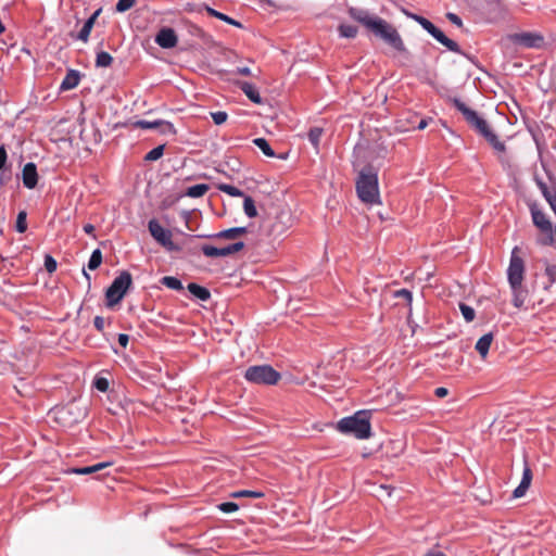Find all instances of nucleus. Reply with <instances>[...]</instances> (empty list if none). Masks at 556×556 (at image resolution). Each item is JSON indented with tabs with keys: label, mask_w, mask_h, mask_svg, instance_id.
<instances>
[{
	"label": "nucleus",
	"mask_w": 556,
	"mask_h": 556,
	"mask_svg": "<svg viewBox=\"0 0 556 556\" xmlns=\"http://www.w3.org/2000/svg\"><path fill=\"white\" fill-rule=\"evenodd\" d=\"M351 18L364 25L377 37L384 40L390 47L399 52H405V45L396 30L391 24L381 17L371 15L367 10L351 7L348 10Z\"/></svg>",
	"instance_id": "obj_1"
},
{
	"label": "nucleus",
	"mask_w": 556,
	"mask_h": 556,
	"mask_svg": "<svg viewBox=\"0 0 556 556\" xmlns=\"http://www.w3.org/2000/svg\"><path fill=\"white\" fill-rule=\"evenodd\" d=\"M351 18L364 25L377 37L384 40L390 47L399 52H405V45L396 30L391 24L381 17L371 15L367 10L351 7L348 10Z\"/></svg>",
	"instance_id": "obj_2"
},
{
	"label": "nucleus",
	"mask_w": 556,
	"mask_h": 556,
	"mask_svg": "<svg viewBox=\"0 0 556 556\" xmlns=\"http://www.w3.org/2000/svg\"><path fill=\"white\" fill-rule=\"evenodd\" d=\"M514 293V305L529 308L544 302L542 290H536V280H509Z\"/></svg>",
	"instance_id": "obj_3"
},
{
	"label": "nucleus",
	"mask_w": 556,
	"mask_h": 556,
	"mask_svg": "<svg viewBox=\"0 0 556 556\" xmlns=\"http://www.w3.org/2000/svg\"><path fill=\"white\" fill-rule=\"evenodd\" d=\"M356 192L362 202L366 204L379 203L378 173L371 166H365L356 180Z\"/></svg>",
	"instance_id": "obj_4"
},
{
	"label": "nucleus",
	"mask_w": 556,
	"mask_h": 556,
	"mask_svg": "<svg viewBox=\"0 0 556 556\" xmlns=\"http://www.w3.org/2000/svg\"><path fill=\"white\" fill-rule=\"evenodd\" d=\"M148 229L152 238L168 252H182L189 242L198 239L197 236L187 235L180 231L182 240L176 243L172 240V231L162 227L157 219L152 218L148 223Z\"/></svg>",
	"instance_id": "obj_5"
},
{
	"label": "nucleus",
	"mask_w": 556,
	"mask_h": 556,
	"mask_svg": "<svg viewBox=\"0 0 556 556\" xmlns=\"http://www.w3.org/2000/svg\"><path fill=\"white\" fill-rule=\"evenodd\" d=\"M337 429L344 434H352L358 440L371 437V425L366 412H357L353 416L344 417L337 424Z\"/></svg>",
	"instance_id": "obj_6"
},
{
	"label": "nucleus",
	"mask_w": 556,
	"mask_h": 556,
	"mask_svg": "<svg viewBox=\"0 0 556 556\" xmlns=\"http://www.w3.org/2000/svg\"><path fill=\"white\" fill-rule=\"evenodd\" d=\"M244 378L252 383L274 386L278 383L281 376L269 365H256L245 370Z\"/></svg>",
	"instance_id": "obj_7"
},
{
	"label": "nucleus",
	"mask_w": 556,
	"mask_h": 556,
	"mask_svg": "<svg viewBox=\"0 0 556 556\" xmlns=\"http://www.w3.org/2000/svg\"><path fill=\"white\" fill-rule=\"evenodd\" d=\"M447 101L451 102L463 114L467 124L479 135L483 136L491 129L484 118H482L475 110L468 108L458 98L448 97Z\"/></svg>",
	"instance_id": "obj_8"
},
{
	"label": "nucleus",
	"mask_w": 556,
	"mask_h": 556,
	"mask_svg": "<svg viewBox=\"0 0 556 556\" xmlns=\"http://www.w3.org/2000/svg\"><path fill=\"white\" fill-rule=\"evenodd\" d=\"M508 39L515 45L531 49H540L545 43L544 37L541 34L530 31L510 34Z\"/></svg>",
	"instance_id": "obj_9"
},
{
	"label": "nucleus",
	"mask_w": 556,
	"mask_h": 556,
	"mask_svg": "<svg viewBox=\"0 0 556 556\" xmlns=\"http://www.w3.org/2000/svg\"><path fill=\"white\" fill-rule=\"evenodd\" d=\"M132 280H113V283L106 289L105 304L108 307H113L118 304L128 289Z\"/></svg>",
	"instance_id": "obj_10"
},
{
	"label": "nucleus",
	"mask_w": 556,
	"mask_h": 556,
	"mask_svg": "<svg viewBox=\"0 0 556 556\" xmlns=\"http://www.w3.org/2000/svg\"><path fill=\"white\" fill-rule=\"evenodd\" d=\"M528 206L531 213L532 223L540 231L539 237L551 235V228L553 227V225L545 215V213L539 207V205L535 202L529 203Z\"/></svg>",
	"instance_id": "obj_11"
},
{
	"label": "nucleus",
	"mask_w": 556,
	"mask_h": 556,
	"mask_svg": "<svg viewBox=\"0 0 556 556\" xmlns=\"http://www.w3.org/2000/svg\"><path fill=\"white\" fill-rule=\"evenodd\" d=\"M490 144L491 147L500 153L498 161L502 164L504 169H508L511 167L509 160L504 155L506 152V146L503 141L498 139V137L490 129L488 132H485L482 136Z\"/></svg>",
	"instance_id": "obj_12"
},
{
	"label": "nucleus",
	"mask_w": 556,
	"mask_h": 556,
	"mask_svg": "<svg viewBox=\"0 0 556 556\" xmlns=\"http://www.w3.org/2000/svg\"><path fill=\"white\" fill-rule=\"evenodd\" d=\"M520 249L515 247L511 251L510 263L507 269V278H522L525 265L523 260L521 258Z\"/></svg>",
	"instance_id": "obj_13"
},
{
	"label": "nucleus",
	"mask_w": 556,
	"mask_h": 556,
	"mask_svg": "<svg viewBox=\"0 0 556 556\" xmlns=\"http://www.w3.org/2000/svg\"><path fill=\"white\" fill-rule=\"evenodd\" d=\"M177 41L178 38L175 30L169 27L162 28L155 37V42L164 49H172L176 47Z\"/></svg>",
	"instance_id": "obj_14"
},
{
	"label": "nucleus",
	"mask_w": 556,
	"mask_h": 556,
	"mask_svg": "<svg viewBox=\"0 0 556 556\" xmlns=\"http://www.w3.org/2000/svg\"><path fill=\"white\" fill-rule=\"evenodd\" d=\"M22 177H23V185L27 189H34L38 184V173H37L36 164L33 162L25 164L23 172H22Z\"/></svg>",
	"instance_id": "obj_15"
},
{
	"label": "nucleus",
	"mask_w": 556,
	"mask_h": 556,
	"mask_svg": "<svg viewBox=\"0 0 556 556\" xmlns=\"http://www.w3.org/2000/svg\"><path fill=\"white\" fill-rule=\"evenodd\" d=\"M237 87L248 97L250 101L255 104H262L263 99L257 90V88L248 81H237Z\"/></svg>",
	"instance_id": "obj_16"
},
{
	"label": "nucleus",
	"mask_w": 556,
	"mask_h": 556,
	"mask_svg": "<svg viewBox=\"0 0 556 556\" xmlns=\"http://www.w3.org/2000/svg\"><path fill=\"white\" fill-rule=\"evenodd\" d=\"M493 341H494L493 332H488V333L483 334L481 338H479V340L476 342L475 350L478 352L481 359L484 361L486 358V356L489 354V350H490Z\"/></svg>",
	"instance_id": "obj_17"
},
{
	"label": "nucleus",
	"mask_w": 556,
	"mask_h": 556,
	"mask_svg": "<svg viewBox=\"0 0 556 556\" xmlns=\"http://www.w3.org/2000/svg\"><path fill=\"white\" fill-rule=\"evenodd\" d=\"M532 481V471L529 466H525L522 479L519 485L514 491V497L518 498L526 494Z\"/></svg>",
	"instance_id": "obj_18"
},
{
	"label": "nucleus",
	"mask_w": 556,
	"mask_h": 556,
	"mask_svg": "<svg viewBox=\"0 0 556 556\" xmlns=\"http://www.w3.org/2000/svg\"><path fill=\"white\" fill-rule=\"evenodd\" d=\"M431 36L435 38L444 47H446L450 51L455 53H463L459 45L456 41L450 39L447 36H445V34L440 28H437L431 34Z\"/></svg>",
	"instance_id": "obj_19"
},
{
	"label": "nucleus",
	"mask_w": 556,
	"mask_h": 556,
	"mask_svg": "<svg viewBox=\"0 0 556 556\" xmlns=\"http://www.w3.org/2000/svg\"><path fill=\"white\" fill-rule=\"evenodd\" d=\"M80 81L79 72L76 70L67 71L63 81L61 83V90H71L78 86Z\"/></svg>",
	"instance_id": "obj_20"
},
{
	"label": "nucleus",
	"mask_w": 556,
	"mask_h": 556,
	"mask_svg": "<svg viewBox=\"0 0 556 556\" xmlns=\"http://www.w3.org/2000/svg\"><path fill=\"white\" fill-rule=\"evenodd\" d=\"M112 465H113V463H111V462L98 463L92 466L73 468V469H71V472L76 473V475H91V473H97Z\"/></svg>",
	"instance_id": "obj_21"
},
{
	"label": "nucleus",
	"mask_w": 556,
	"mask_h": 556,
	"mask_svg": "<svg viewBox=\"0 0 556 556\" xmlns=\"http://www.w3.org/2000/svg\"><path fill=\"white\" fill-rule=\"evenodd\" d=\"M187 289L188 291L190 292V294L197 299V300H200V301H207L210 300L211 298V292L207 288L205 287H202L198 283H194V282H190L188 286H187Z\"/></svg>",
	"instance_id": "obj_22"
},
{
	"label": "nucleus",
	"mask_w": 556,
	"mask_h": 556,
	"mask_svg": "<svg viewBox=\"0 0 556 556\" xmlns=\"http://www.w3.org/2000/svg\"><path fill=\"white\" fill-rule=\"evenodd\" d=\"M404 12L408 17H410L412 20L417 22L430 35L438 28L432 22H430L428 18H426L421 15H418L415 13H409L407 11H404Z\"/></svg>",
	"instance_id": "obj_23"
},
{
	"label": "nucleus",
	"mask_w": 556,
	"mask_h": 556,
	"mask_svg": "<svg viewBox=\"0 0 556 556\" xmlns=\"http://www.w3.org/2000/svg\"><path fill=\"white\" fill-rule=\"evenodd\" d=\"M404 12L408 17H410L412 20L417 22L430 35L438 28L432 22H430L428 18H426L421 15H418L415 13H409L407 11H404Z\"/></svg>",
	"instance_id": "obj_24"
},
{
	"label": "nucleus",
	"mask_w": 556,
	"mask_h": 556,
	"mask_svg": "<svg viewBox=\"0 0 556 556\" xmlns=\"http://www.w3.org/2000/svg\"><path fill=\"white\" fill-rule=\"evenodd\" d=\"M206 11L208 13L210 16H213V17H216L229 25H233L236 27H242V24L236 20H233L232 17L222 13V12H218L216 11L215 9H212V8H206Z\"/></svg>",
	"instance_id": "obj_25"
},
{
	"label": "nucleus",
	"mask_w": 556,
	"mask_h": 556,
	"mask_svg": "<svg viewBox=\"0 0 556 556\" xmlns=\"http://www.w3.org/2000/svg\"><path fill=\"white\" fill-rule=\"evenodd\" d=\"M242 198H243V211H244V214L249 218L256 217L257 216V210H256L255 202L252 199V197H250L248 194H244Z\"/></svg>",
	"instance_id": "obj_26"
},
{
	"label": "nucleus",
	"mask_w": 556,
	"mask_h": 556,
	"mask_svg": "<svg viewBox=\"0 0 556 556\" xmlns=\"http://www.w3.org/2000/svg\"><path fill=\"white\" fill-rule=\"evenodd\" d=\"M208 189H210L208 185L198 184V185L189 187L186 191V195H188L190 198H201L208 191Z\"/></svg>",
	"instance_id": "obj_27"
},
{
	"label": "nucleus",
	"mask_w": 556,
	"mask_h": 556,
	"mask_svg": "<svg viewBox=\"0 0 556 556\" xmlns=\"http://www.w3.org/2000/svg\"><path fill=\"white\" fill-rule=\"evenodd\" d=\"M216 188L219 191H222V192H224V193H226V194H228L230 197L242 198L245 194L239 188H237V187H235L232 185H228V184H218V185H216Z\"/></svg>",
	"instance_id": "obj_28"
},
{
	"label": "nucleus",
	"mask_w": 556,
	"mask_h": 556,
	"mask_svg": "<svg viewBox=\"0 0 556 556\" xmlns=\"http://www.w3.org/2000/svg\"><path fill=\"white\" fill-rule=\"evenodd\" d=\"M244 248V242L238 241L226 247H219L220 257H225L241 251Z\"/></svg>",
	"instance_id": "obj_29"
},
{
	"label": "nucleus",
	"mask_w": 556,
	"mask_h": 556,
	"mask_svg": "<svg viewBox=\"0 0 556 556\" xmlns=\"http://www.w3.org/2000/svg\"><path fill=\"white\" fill-rule=\"evenodd\" d=\"M253 143L268 157L276 156L274 150L265 138H255Z\"/></svg>",
	"instance_id": "obj_30"
},
{
	"label": "nucleus",
	"mask_w": 556,
	"mask_h": 556,
	"mask_svg": "<svg viewBox=\"0 0 556 556\" xmlns=\"http://www.w3.org/2000/svg\"><path fill=\"white\" fill-rule=\"evenodd\" d=\"M199 238H212V239H226V240H236V233L233 228L222 230L217 233L210 235V236H197Z\"/></svg>",
	"instance_id": "obj_31"
},
{
	"label": "nucleus",
	"mask_w": 556,
	"mask_h": 556,
	"mask_svg": "<svg viewBox=\"0 0 556 556\" xmlns=\"http://www.w3.org/2000/svg\"><path fill=\"white\" fill-rule=\"evenodd\" d=\"M338 30L340 36L344 38H355L358 33L357 27L350 24H341Z\"/></svg>",
	"instance_id": "obj_32"
},
{
	"label": "nucleus",
	"mask_w": 556,
	"mask_h": 556,
	"mask_svg": "<svg viewBox=\"0 0 556 556\" xmlns=\"http://www.w3.org/2000/svg\"><path fill=\"white\" fill-rule=\"evenodd\" d=\"M113 63V58L109 52L101 51L97 54L96 65L98 67H109Z\"/></svg>",
	"instance_id": "obj_33"
},
{
	"label": "nucleus",
	"mask_w": 556,
	"mask_h": 556,
	"mask_svg": "<svg viewBox=\"0 0 556 556\" xmlns=\"http://www.w3.org/2000/svg\"><path fill=\"white\" fill-rule=\"evenodd\" d=\"M101 263H102V252L99 249H96L91 253V256L89 258L87 266L90 270H94L101 265Z\"/></svg>",
	"instance_id": "obj_34"
},
{
	"label": "nucleus",
	"mask_w": 556,
	"mask_h": 556,
	"mask_svg": "<svg viewBox=\"0 0 556 556\" xmlns=\"http://www.w3.org/2000/svg\"><path fill=\"white\" fill-rule=\"evenodd\" d=\"M230 496L233 498H238V497L262 498V497H264V493L258 492V491L242 490V491H237V492L231 493Z\"/></svg>",
	"instance_id": "obj_35"
},
{
	"label": "nucleus",
	"mask_w": 556,
	"mask_h": 556,
	"mask_svg": "<svg viewBox=\"0 0 556 556\" xmlns=\"http://www.w3.org/2000/svg\"><path fill=\"white\" fill-rule=\"evenodd\" d=\"M538 242L542 245H552L556 248V226L551 228V235L539 237Z\"/></svg>",
	"instance_id": "obj_36"
},
{
	"label": "nucleus",
	"mask_w": 556,
	"mask_h": 556,
	"mask_svg": "<svg viewBox=\"0 0 556 556\" xmlns=\"http://www.w3.org/2000/svg\"><path fill=\"white\" fill-rule=\"evenodd\" d=\"M323 135V128L313 127L309 129L307 137L311 143L317 149Z\"/></svg>",
	"instance_id": "obj_37"
},
{
	"label": "nucleus",
	"mask_w": 556,
	"mask_h": 556,
	"mask_svg": "<svg viewBox=\"0 0 556 556\" xmlns=\"http://www.w3.org/2000/svg\"><path fill=\"white\" fill-rule=\"evenodd\" d=\"M201 252L206 256L211 258L220 257V250L219 247H213L210 244H202L200 247Z\"/></svg>",
	"instance_id": "obj_38"
},
{
	"label": "nucleus",
	"mask_w": 556,
	"mask_h": 556,
	"mask_svg": "<svg viewBox=\"0 0 556 556\" xmlns=\"http://www.w3.org/2000/svg\"><path fill=\"white\" fill-rule=\"evenodd\" d=\"M92 27H93V24H92L91 20H87L78 33L77 39L86 42L90 36Z\"/></svg>",
	"instance_id": "obj_39"
},
{
	"label": "nucleus",
	"mask_w": 556,
	"mask_h": 556,
	"mask_svg": "<svg viewBox=\"0 0 556 556\" xmlns=\"http://www.w3.org/2000/svg\"><path fill=\"white\" fill-rule=\"evenodd\" d=\"M164 148H165L164 144L153 148L151 151H149L146 154L144 161L152 162V161L159 160L160 157H162V155L164 153Z\"/></svg>",
	"instance_id": "obj_40"
},
{
	"label": "nucleus",
	"mask_w": 556,
	"mask_h": 556,
	"mask_svg": "<svg viewBox=\"0 0 556 556\" xmlns=\"http://www.w3.org/2000/svg\"><path fill=\"white\" fill-rule=\"evenodd\" d=\"M459 309L462 312V315L464 317V319L467 321V323H471L475 317H476V313H475V309L467 305V304H464V303H460L459 304Z\"/></svg>",
	"instance_id": "obj_41"
},
{
	"label": "nucleus",
	"mask_w": 556,
	"mask_h": 556,
	"mask_svg": "<svg viewBox=\"0 0 556 556\" xmlns=\"http://www.w3.org/2000/svg\"><path fill=\"white\" fill-rule=\"evenodd\" d=\"M26 217H27V214L25 211H21L17 214L15 228H16V231L20 233H23L27 230Z\"/></svg>",
	"instance_id": "obj_42"
},
{
	"label": "nucleus",
	"mask_w": 556,
	"mask_h": 556,
	"mask_svg": "<svg viewBox=\"0 0 556 556\" xmlns=\"http://www.w3.org/2000/svg\"><path fill=\"white\" fill-rule=\"evenodd\" d=\"M161 119H156L153 122L140 119L135 123V126L141 129H156L160 127Z\"/></svg>",
	"instance_id": "obj_43"
},
{
	"label": "nucleus",
	"mask_w": 556,
	"mask_h": 556,
	"mask_svg": "<svg viewBox=\"0 0 556 556\" xmlns=\"http://www.w3.org/2000/svg\"><path fill=\"white\" fill-rule=\"evenodd\" d=\"M74 409L78 410V415L73 419L74 422H77L79 420V418H83L85 416V413L77 406L76 403H74V402L70 403L68 405L63 407L61 412H66V413L72 414Z\"/></svg>",
	"instance_id": "obj_44"
},
{
	"label": "nucleus",
	"mask_w": 556,
	"mask_h": 556,
	"mask_svg": "<svg viewBox=\"0 0 556 556\" xmlns=\"http://www.w3.org/2000/svg\"><path fill=\"white\" fill-rule=\"evenodd\" d=\"M157 129H160V132L163 135H167V134L176 135V132H177L174 125L170 122L162 121V119H161L160 127H157Z\"/></svg>",
	"instance_id": "obj_45"
},
{
	"label": "nucleus",
	"mask_w": 556,
	"mask_h": 556,
	"mask_svg": "<svg viewBox=\"0 0 556 556\" xmlns=\"http://www.w3.org/2000/svg\"><path fill=\"white\" fill-rule=\"evenodd\" d=\"M211 116L216 125L224 124L228 118V114L224 111L212 112Z\"/></svg>",
	"instance_id": "obj_46"
},
{
	"label": "nucleus",
	"mask_w": 556,
	"mask_h": 556,
	"mask_svg": "<svg viewBox=\"0 0 556 556\" xmlns=\"http://www.w3.org/2000/svg\"><path fill=\"white\" fill-rule=\"evenodd\" d=\"M58 263L50 255L46 254L45 256V267L49 274H52L56 270Z\"/></svg>",
	"instance_id": "obj_47"
},
{
	"label": "nucleus",
	"mask_w": 556,
	"mask_h": 556,
	"mask_svg": "<svg viewBox=\"0 0 556 556\" xmlns=\"http://www.w3.org/2000/svg\"><path fill=\"white\" fill-rule=\"evenodd\" d=\"M136 3V0H118L116 3V11L117 12H125L129 9H131Z\"/></svg>",
	"instance_id": "obj_48"
},
{
	"label": "nucleus",
	"mask_w": 556,
	"mask_h": 556,
	"mask_svg": "<svg viewBox=\"0 0 556 556\" xmlns=\"http://www.w3.org/2000/svg\"><path fill=\"white\" fill-rule=\"evenodd\" d=\"M218 508L225 514H230L238 510L239 506L233 502H225L219 504Z\"/></svg>",
	"instance_id": "obj_49"
},
{
	"label": "nucleus",
	"mask_w": 556,
	"mask_h": 556,
	"mask_svg": "<svg viewBox=\"0 0 556 556\" xmlns=\"http://www.w3.org/2000/svg\"><path fill=\"white\" fill-rule=\"evenodd\" d=\"M93 386L97 390L101 392H106L109 390V381L106 378L99 377L94 380Z\"/></svg>",
	"instance_id": "obj_50"
},
{
	"label": "nucleus",
	"mask_w": 556,
	"mask_h": 556,
	"mask_svg": "<svg viewBox=\"0 0 556 556\" xmlns=\"http://www.w3.org/2000/svg\"><path fill=\"white\" fill-rule=\"evenodd\" d=\"M395 298H402L404 301L410 305L412 304V292L407 289H401L394 292Z\"/></svg>",
	"instance_id": "obj_51"
},
{
	"label": "nucleus",
	"mask_w": 556,
	"mask_h": 556,
	"mask_svg": "<svg viewBox=\"0 0 556 556\" xmlns=\"http://www.w3.org/2000/svg\"><path fill=\"white\" fill-rule=\"evenodd\" d=\"M163 285L172 290H182L184 286L181 280H161Z\"/></svg>",
	"instance_id": "obj_52"
},
{
	"label": "nucleus",
	"mask_w": 556,
	"mask_h": 556,
	"mask_svg": "<svg viewBox=\"0 0 556 556\" xmlns=\"http://www.w3.org/2000/svg\"><path fill=\"white\" fill-rule=\"evenodd\" d=\"M446 18L455 26L463 27V21L457 14L448 12L446 13Z\"/></svg>",
	"instance_id": "obj_53"
},
{
	"label": "nucleus",
	"mask_w": 556,
	"mask_h": 556,
	"mask_svg": "<svg viewBox=\"0 0 556 556\" xmlns=\"http://www.w3.org/2000/svg\"><path fill=\"white\" fill-rule=\"evenodd\" d=\"M105 323L106 321H105L104 317H102V316H96L93 319L94 328L100 332H102L104 330Z\"/></svg>",
	"instance_id": "obj_54"
},
{
	"label": "nucleus",
	"mask_w": 556,
	"mask_h": 556,
	"mask_svg": "<svg viewBox=\"0 0 556 556\" xmlns=\"http://www.w3.org/2000/svg\"><path fill=\"white\" fill-rule=\"evenodd\" d=\"M195 241H197V239L192 242H189L187 248L182 252H188L191 254H198L199 252H201V250H200L201 245L197 244Z\"/></svg>",
	"instance_id": "obj_55"
},
{
	"label": "nucleus",
	"mask_w": 556,
	"mask_h": 556,
	"mask_svg": "<svg viewBox=\"0 0 556 556\" xmlns=\"http://www.w3.org/2000/svg\"><path fill=\"white\" fill-rule=\"evenodd\" d=\"M429 121H432L431 117L427 118V117H420L417 119V124L416 126H413V129H419V130H422L425 129L428 124H429Z\"/></svg>",
	"instance_id": "obj_56"
},
{
	"label": "nucleus",
	"mask_w": 556,
	"mask_h": 556,
	"mask_svg": "<svg viewBox=\"0 0 556 556\" xmlns=\"http://www.w3.org/2000/svg\"><path fill=\"white\" fill-rule=\"evenodd\" d=\"M419 118V115L417 113H408L407 123L408 126L406 129H413V126H416L417 119Z\"/></svg>",
	"instance_id": "obj_57"
},
{
	"label": "nucleus",
	"mask_w": 556,
	"mask_h": 556,
	"mask_svg": "<svg viewBox=\"0 0 556 556\" xmlns=\"http://www.w3.org/2000/svg\"><path fill=\"white\" fill-rule=\"evenodd\" d=\"M534 181L538 186V188L540 189L541 193L544 192V190L548 189L549 187L546 185V182L540 178L539 176H535L534 177Z\"/></svg>",
	"instance_id": "obj_58"
},
{
	"label": "nucleus",
	"mask_w": 556,
	"mask_h": 556,
	"mask_svg": "<svg viewBox=\"0 0 556 556\" xmlns=\"http://www.w3.org/2000/svg\"><path fill=\"white\" fill-rule=\"evenodd\" d=\"M542 195L544 197L546 202H548L556 197V190L548 188L544 190V192H542Z\"/></svg>",
	"instance_id": "obj_59"
},
{
	"label": "nucleus",
	"mask_w": 556,
	"mask_h": 556,
	"mask_svg": "<svg viewBox=\"0 0 556 556\" xmlns=\"http://www.w3.org/2000/svg\"><path fill=\"white\" fill-rule=\"evenodd\" d=\"M236 74L242 75V76H251L252 72L248 66H240L237 67L235 71Z\"/></svg>",
	"instance_id": "obj_60"
},
{
	"label": "nucleus",
	"mask_w": 556,
	"mask_h": 556,
	"mask_svg": "<svg viewBox=\"0 0 556 556\" xmlns=\"http://www.w3.org/2000/svg\"><path fill=\"white\" fill-rule=\"evenodd\" d=\"M128 342H129L128 334H126V333L118 334V343L121 344V346L126 348L128 345Z\"/></svg>",
	"instance_id": "obj_61"
},
{
	"label": "nucleus",
	"mask_w": 556,
	"mask_h": 556,
	"mask_svg": "<svg viewBox=\"0 0 556 556\" xmlns=\"http://www.w3.org/2000/svg\"><path fill=\"white\" fill-rule=\"evenodd\" d=\"M8 155L4 147H0V169L3 168L5 162H7Z\"/></svg>",
	"instance_id": "obj_62"
},
{
	"label": "nucleus",
	"mask_w": 556,
	"mask_h": 556,
	"mask_svg": "<svg viewBox=\"0 0 556 556\" xmlns=\"http://www.w3.org/2000/svg\"><path fill=\"white\" fill-rule=\"evenodd\" d=\"M434 394L442 399V397H445L447 394H448V390L444 387H439L434 390Z\"/></svg>",
	"instance_id": "obj_63"
},
{
	"label": "nucleus",
	"mask_w": 556,
	"mask_h": 556,
	"mask_svg": "<svg viewBox=\"0 0 556 556\" xmlns=\"http://www.w3.org/2000/svg\"><path fill=\"white\" fill-rule=\"evenodd\" d=\"M181 218L184 219L187 228L191 230V227L189 226V222H190V218H191V213L188 212V211H182L181 212Z\"/></svg>",
	"instance_id": "obj_64"
}]
</instances>
